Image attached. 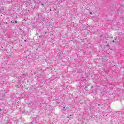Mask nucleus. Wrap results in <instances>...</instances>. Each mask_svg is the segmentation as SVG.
Returning <instances> with one entry per match:
<instances>
[{
    "mask_svg": "<svg viewBox=\"0 0 124 124\" xmlns=\"http://www.w3.org/2000/svg\"><path fill=\"white\" fill-rule=\"evenodd\" d=\"M1 111V109H0V111Z\"/></svg>",
    "mask_w": 124,
    "mask_h": 124,
    "instance_id": "11",
    "label": "nucleus"
},
{
    "mask_svg": "<svg viewBox=\"0 0 124 124\" xmlns=\"http://www.w3.org/2000/svg\"><path fill=\"white\" fill-rule=\"evenodd\" d=\"M46 33H47L46 32H45V34H46Z\"/></svg>",
    "mask_w": 124,
    "mask_h": 124,
    "instance_id": "8",
    "label": "nucleus"
},
{
    "mask_svg": "<svg viewBox=\"0 0 124 124\" xmlns=\"http://www.w3.org/2000/svg\"><path fill=\"white\" fill-rule=\"evenodd\" d=\"M24 41H25V42H27V40H25Z\"/></svg>",
    "mask_w": 124,
    "mask_h": 124,
    "instance_id": "6",
    "label": "nucleus"
},
{
    "mask_svg": "<svg viewBox=\"0 0 124 124\" xmlns=\"http://www.w3.org/2000/svg\"><path fill=\"white\" fill-rule=\"evenodd\" d=\"M67 109V108L64 107L63 108V109H62V110H63V111H66V109Z\"/></svg>",
    "mask_w": 124,
    "mask_h": 124,
    "instance_id": "1",
    "label": "nucleus"
},
{
    "mask_svg": "<svg viewBox=\"0 0 124 124\" xmlns=\"http://www.w3.org/2000/svg\"><path fill=\"white\" fill-rule=\"evenodd\" d=\"M85 81V79H83V81Z\"/></svg>",
    "mask_w": 124,
    "mask_h": 124,
    "instance_id": "13",
    "label": "nucleus"
},
{
    "mask_svg": "<svg viewBox=\"0 0 124 124\" xmlns=\"http://www.w3.org/2000/svg\"><path fill=\"white\" fill-rule=\"evenodd\" d=\"M28 105H31V103H28Z\"/></svg>",
    "mask_w": 124,
    "mask_h": 124,
    "instance_id": "5",
    "label": "nucleus"
},
{
    "mask_svg": "<svg viewBox=\"0 0 124 124\" xmlns=\"http://www.w3.org/2000/svg\"><path fill=\"white\" fill-rule=\"evenodd\" d=\"M90 14H91V15H93V13L91 12V13H90Z\"/></svg>",
    "mask_w": 124,
    "mask_h": 124,
    "instance_id": "4",
    "label": "nucleus"
},
{
    "mask_svg": "<svg viewBox=\"0 0 124 124\" xmlns=\"http://www.w3.org/2000/svg\"><path fill=\"white\" fill-rule=\"evenodd\" d=\"M11 23H13V24H14V22L11 21Z\"/></svg>",
    "mask_w": 124,
    "mask_h": 124,
    "instance_id": "7",
    "label": "nucleus"
},
{
    "mask_svg": "<svg viewBox=\"0 0 124 124\" xmlns=\"http://www.w3.org/2000/svg\"><path fill=\"white\" fill-rule=\"evenodd\" d=\"M17 22H18V21H17V20H15V24H17Z\"/></svg>",
    "mask_w": 124,
    "mask_h": 124,
    "instance_id": "2",
    "label": "nucleus"
},
{
    "mask_svg": "<svg viewBox=\"0 0 124 124\" xmlns=\"http://www.w3.org/2000/svg\"><path fill=\"white\" fill-rule=\"evenodd\" d=\"M91 118H93V116H91Z\"/></svg>",
    "mask_w": 124,
    "mask_h": 124,
    "instance_id": "12",
    "label": "nucleus"
},
{
    "mask_svg": "<svg viewBox=\"0 0 124 124\" xmlns=\"http://www.w3.org/2000/svg\"><path fill=\"white\" fill-rule=\"evenodd\" d=\"M112 42H113V43H115V41H114V40H113V41H112Z\"/></svg>",
    "mask_w": 124,
    "mask_h": 124,
    "instance_id": "3",
    "label": "nucleus"
},
{
    "mask_svg": "<svg viewBox=\"0 0 124 124\" xmlns=\"http://www.w3.org/2000/svg\"><path fill=\"white\" fill-rule=\"evenodd\" d=\"M36 124H38V123H37V122H36Z\"/></svg>",
    "mask_w": 124,
    "mask_h": 124,
    "instance_id": "10",
    "label": "nucleus"
},
{
    "mask_svg": "<svg viewBox=\"0 0 124 124\" xmlns=\"http://www.w3.org/2000/svg\"><path fill=\"white\" fill-rule=\"evenodd\" d=\"M0 69H2V67H0Z\"/></svg>",
    "mask_w": 124,
    "mask_h": 124,
    "instance_id": "9",
    "label": "nucleus"
}]
</instances>
